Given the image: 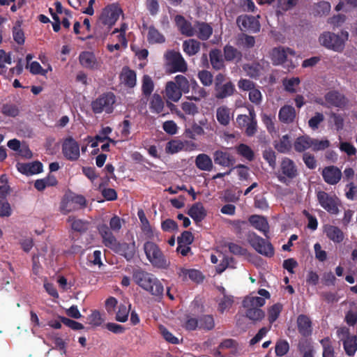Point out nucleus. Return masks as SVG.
Masks as SVG:
<instances>
[{"label":"nucleus","instance_id":"59","mask_svg":"<svg viewBox=\"0 0 357 357\" xmlns=\"http://www.w3.org/2000/svg\"><path fill=\"white\" fill-rule=\"evenodd\" d=\"M263 158L271 167H275L276 165L275 152L271 148L266 149L263 151Z\"/></svg>","mask_w":357,"mask_h":357},{"label":"nucleus","instance_id":"4","mask_svg":"<svg viewBox=\"0 0 357 357\" xmlns=\"http://www.w3.org/2000/svg\"><path fill=\"white\" fill-rule=\"evenodd\" d=\"M146 256L151 264L158 268L167 269L170 262L168 261L157 244L147 241L144 245Z\"/></svg>","mask_w":357,"mask_h":357},{"label":"nucleus","instance_id":"15","mask_svg":"<svg viewBox=\"0 0 357 357\" xmlns=\"http://www.w3.org/2000/svg\"><path fill=\"white\" fill-rule=\"evenodd\" d=\"M321 175L326 183L335 185L340 181L342 174L338 167L331 165L323 169Z\"/></svg>","mask_w":357,"mask_h":357},{"label":"nucleus","instance_id":"8","mask_svg":"<svg viewBox=\"0 0 357 357\" xmlns=\"http://www.w3.org/2000/svg\"><path fill=\"white\" fill-rule=\"evenodd\" d=\"M165 58L167 65L171 67L172 72L185 73L187 70V63L179 52L168 50L165 54Z\"/></svg>","mask_w":357,"mask_h":357},{"label":"nucleus","instance_id":"47","mask_svg":"<svg viewBox=\"0 0 357 357\" xmlns=\"http://www.w3.org/2000/svg\"><path fill=\"white\" fill-rule=\"evenodd\" d=\"M229 223L233 227L234 233L239 238H241L242 234L245 232L247 227H248V223L245 220H229Z\"/></svg>","mask_w":357,"mask_h":357},{"label":"nucleus","instance_id":"14","mask_svg":"<svg viewBox=\"0 0 357 357\" xmlns=\"http://www.w3.org/2000/svg\"><path fill=\"white\" fill-rule=\"evenodd\" d=\"M287 54L294 55L295 52L289 47H274L271 52V60L274 66H279L284 63L287 61Z\"/></svg>","mask_w":357,"mask_h":357},{"label":"nucleus","instance_id":"33","mask_svg":"<svg viewBox=\"0 0 357 357\" xmlns=\"http://www.w3.org/2000/svg\"><path fill=\"white\" fill-rule=\"evenodd\" d=\"M224 59L226 61H233L236 60L237 62L241 60L242 53L236 47L226 45L223 48Z\"/></svg>","mask_w":357,"mask_h":357},{"label":"nucleus","instance_id":"36","mask_svg":"<svg viewBox=\"0 0 357 357\" xmlns=\"http://www.w3.org/2000/svg\"><path fill=\"white\" fill-rule=\"evenodd\" d=\"M164 105L165 103L162 97L158 93H154L149 102L151 112L155 114H160L163 112Z\"/></svg>","mask_w":357,"mask_h":357},{"label":"nucleus","instance_id":"22","mask_svg":"<svg viewBox=\"0 0 357 357\" xmlns=\"http://www.w3.org/2000/svg\"><path fill=\"white\" fill-rule=\"evenodd\" d=\"M248 221L256 229L262 232L266 237H268L269 225L265 217L259 215H252L249 217Z\"/></svg>","mask_w":357,"mask_h":357},{"label":"nucleus","instance_id":"7","mask_svg":"<svg viewBox=\"0 0 357 357\" xmlns=\"http://www.w3.org/2000/svg\"><path fill=\"white\" fill-rule=\"evenodd\" d=\"M278 180L286 185L296 178L298 175V168L295 162L289 158H284L280 163Z\"/></svg>","mask_w":357,"mask_h":357},{"label":"nucleus","instance_id":"51","mask_svg":"<svg viewBox=\"0 0 357 357\" xmlns=\"http://www.w3.org/2000/svg\"><path fill=\"white\" fill-rule=\"evenodd\" d=\"M1 112L6 116L16 117L19 115L20 109L15 104L6 103L1 107Z\"/></svg>","mask_w":357,"mask_h":357},{"label":"nucleus","instance_id":"23","mask_svg":"<svg viewBox=\"0 0 357 357\" xmlns=\"http://www.w3.org/2000/svg\"><path fill=\"white\" fill-rule=\"evenodd\" d=\"M296 118V112L293 106L285 105L280 109L278 113V119L282 123H292L294 122Z\"/></svg>","mask_w":357,"mask_h":357},{"label":"nucleus","instance_id":"31","mask_svg":"<svg viewBox=\"0 0 357 357\" xmlns=\"http://www.w3.org/2000/svg\"><path fill=\"white\" fill-rule=\"evenodd\" d=\"M67 221L70 223L73 230L79 233L86 232L89 229L90 225V222L89 221L77 219L74 216H69Z\"/></svg>","mask_w":357,"mask_h":357},{"label":"nucleus","instance_id":"18","mask_svg":"<svg viewBox=\"0 0 357 357\" xmlns=\"http://www.w3.org/2000/svg\"><path fill=\"white\" fill-rule=\"evenodd\" d=\"M187 214L198 225L207 215V211L202 202H196L193 204L188 209Z\"/></svg>","mask_w":357,"mask_h":357},{"label":"nucleus","instance_id":"21","mask_svg":"<svg viewBox=\"0 0 357 357\" xmlns=\"http://www.w3.org/2000/svg\"><path fill=\"white\" fill-rule=\"evenodd\" d=\"M297 328L303 337L310 336L312 333V324L310 317L305 314H300L297 318Z\"/></svg>","mask_w":357,"mask_h":357},{"label":"nucleus","instance_id":"17","mask_svg":"<svg viewBox=\"0 0 357 357\" xmlns=\"http://www.w3.org/2000/svg\"><path fill=\"white\" fill-rule=\"evenodd\" d=\"M175 23L182 35L187 37H192L195 36V23L193 25L189 21L181 15H176L174 18Z\"/></svg>","mask_w":357,"mask_h":357},{"label":"nucleus","instance_id":"38","mask_svg":"<svg viewBox=\"0 0 357 357\" xmlns=\"http://www.w3.org/2000/svg\"><path fill=\"white\" fill-rule=\"evenodd\" d=\"M275 149L280 153H287L291 148L290 137L289 135H283L278 142H274Z\"/></svg>","mask_w":357,"mask_h":357},{"label":"nucleus","instance_id":"20","mask_svg":"<svg viewBox=\"0 0 357 357\" xmlns=\"http://www.w3.org/2000/svg\"><path fill=\"white\" fill-rule=\"evenodd\" d=\"M195 36L199 40H207L213 34V27L208 23L200 21L195 22Z\"/></svg>","mask_w":357,"mask_h":357},{"label":"nucleus","instance_id":"50","mask_svg":"<svg viewBox=\"0 0 357 357\" xmlns=\"http://www.w3.org/2000/svg\"><path fill=\"white\" fill-rule=\"evenodd\" d=\"M301 80L298 77H291L290 79H284L282 80V84L284 90L289 93H294L296 92L295 86L299 85Z\"/></svg>","mask_w":357,"mask_h":357},{"label":"nucleus","instance_id":"29","mask_svg":"<svg viewBox=\"0 0 357 357\" xmlns=\"http://www.w3.org/2000/svg\"><path fill=\"white\" fill-rule=\"evenodd\" d=\"M235 44L239 48L251 49L255 45V38L254 36L241 33L236 36Z\"/></svg>","mask_w":357,"mask_h":357},{"label":"nucleus","instance_id":"45","mask_svg":"<svg viewBox=\"0 0 357 357\" xmlns=\"http://www.w3.org/2000/svg\"><path fill=\"white\" fill-rule=\"evenodd\" d=\"M121 77L123 83L128 87L132 88L136 85L137 76L133 70L124 69Z\"/></svg>","mask_w":357,"mask_h":357},{"label":"nucleus","instance_id":"13","mask_svg":"<svg viewBox=\"0 0 357 357\" xmlns=\"http://www.w3.org/2000/svg\"><path fill=\"white\" fill-rule=\"evenodd\" d=\"M79 61L84 68L89 70H98L101 66L100 62L98 61L96 55L91 52L84 51L81 52L79 56Z\"/></svg>","mask_w":357,"mask_h":357},{"label":"nucleus","instance_id":"27","mask_svg":"<svg viewBox=\"0 0 357 357\" xmlns=\"http://www.w3.org/2000/svg\"><path fill=\"white\" fill-rule=\"evenodd\" d=\"M182 48L186 55L192 56L199 52L201 43L196 39H188L183 42Z\"/></svg>","mask_w":357,"mask_h":357},{"label":"nucleus","instance_id":"11","mask_svg":"<svg viewBox=\"0 0 357 357\" xmlns=\"http://www.w3.org/2000/svg\"><path fill=\"white\" fill-rule=\"evenodd\" d=\"M62 152L66 159L70 161H75L80 155L79 146L72 137H69L63 143Z\"/></svg>","mask_w":357,"mask_h":357},{"label":"nucleus","instance_id":"12","mask_svg":"<svg viewBox=\"0 0 357 357\" xmlns=\"http://www.w3.org/2000/svg\"><path fill=\"white\" fill-rule=\"evenodd\" d=\"M236 24L242 31L248 30L257 33L260 30V24L253 16L247 15H239L236 18Z\"/></svg>","mask_w":357,"mask_h":357},{"label":"nucleus","instance_id":"16","mask_svg":"<svg viewBox=\"0 0 357 357\" xmlns=\"http://www.w3.org/2000/svg\"><path fill=\"white\" fill-rule=\"evenodd\" d=\"M16 167L20 173L26 176L41 173L43 169L42 162L38 160L26 163L17 162Z\"/></svg>","mask_w":357,"mask_h":357},{"label":"nucleus","instance_id":"54","mask_svg":"<svg viewBox=\"0 0 357 357\" xmlns=\"http://www.w3.org/2000/svg\"><path fill=\"white\" fill-rule=\"evenodd\" d=\"M282 309V306L280 303H276L272 305L270 309L268 310V321L270 324H273L276 321V319L278 318L281 310Z\"/></svg>","mask_w":357,"mask_h":357},{"label":"nucleus","instance_id":"6","mask_svg":"<svg viewBox=\"0 0 357 357\" xmlns=\"http://www.w3.org/2000/svg\"><path fill=\"white\" fill-rule=\"evenodd\" d=\"M115 102L114 94L112 92H106L91 102V109L94 114H100L102 112L111 114L114 110Z\"/></svg>","mask_w":357,"mask_h":357},{"label":"nucleus","instance_id":"10","mask_svg":"<svg viewBox=\"0 0 357 357\" xmlns=\"http://www.w3.org/2000/svg\"><path fill=\"white\" fill-rule=\"evenodd\" d=\"M317 199L321 206L331 214L336 215L339 212L338 198L324 191L317 192Z\"/></svg>","mask_w":357,"mask_h":357},{"label":"nucleus","instance_id":"52","mask_svg":"<svg viewBox=\"0 0 357 357\" xmlns=\"http://www.w3.org/2000/svg\"><path fill=\"white\" fill-rule=\"evenodd\" d=\"M323 347V357H335V351L328 337H325L320 341Z\"/></svg>","mask_w":357,"mask_h":357},{"label":"nucleus","instance_id":"43","mask_svg":"<svg viewBox=\"0 0 357 357\" xmlns=\"http://www.w3.org/2000/svg\"><path fill=\"white\" fill-rule=\"evenodd\" d=\"M187 144V141L182 142L179 139L171 140L167 144L165 149L167 153L174 154L183 150Z\"/></svg>","mask_w":357,"mask_h":357},{"label":"nucleus","instance_id":"37","mask_svg":"<svg viewBox=\"0 0 357 357\" xmlns=\"http://www.w3.org/2000/svg\"><path fill=\"white\" fill-rule=\"evenodd\" d=\"M311 137L307 135L298 137L294 142V147L296 151L301 153L311 148Z\"/></svg>","mask_w":357,"mask_h":357},{"label":"nucleus","instance_id":"49","mask_svg":"<svg viewBox=\"0 0 357 357\" xmlns=\"http://www.w3.org/2000/svg\"><path fill=\"white\" fill-rule=\"evenodd\" d=\"M246 317L252 321H261L265 316L263 310L257 307H245Z\"/></svg>","mask_w":357,"mask_h":357},{"label":"nucleus","instance_id":"60","mask_svg":"<svg viewBox=\"0 0 357 357\" xmlns=\"http://www.w3.org/2000/svg\"><path fill=\"white\" fill-rule=\"evenodd\" d=\"M198 78L204 86H209L213 83V75L208 70H203L199 71Z\"/></svg>","mask_w":357,"mask_h":357},{"label":"nucleus","instance_id":"58","mask_svg":"<svg viewBox=\"0 0 357 357\" xmlns=\"http://www.w3.org/2000/svg\"><path fill=\"white\" fill-rule=\"evenodd\" d=\"M298 348L300 352L303 354V356H305L306 354L312 355L314 353L313 347L307 340L299 341Z\"/></svg>","mask_w":357,"mask_h":357},{"label":"nucleus","instance_id":"40","mask_svg":"<svg viewBox=\"0 0 357 357\" xmlns=\"http://www.w3.org/2000/svg\"><path fill=\"white\" fill-rule=\"evenodd\" d=\"M199 329L211 331L215 327V321L213 315L203 314L199 317Z\"/></svg>","mask_w":357,"mask_h":357},{"label":"nucleus","instance_id":"1","mask_svg":"<svg viewBox=\"0 0 357 357\" xmlns=\"http://www.w3.org/2000/svg\"><path fill=\"white\" fill-rule=\"evenodd\" d=\"M98 230L102 238L104 245L115 253L123 256L127 261H130L135 256L136 245L132 243L119 242L106 224L100 225Z\"/></svg>","mask_w":357,"mask_h":357},{"label":"nucleus","instance_id":"34","mask_svg":"<svg viewBox=\"0 0 357 357\" xmlns=\"http://www.w3.org/2000/svg\"><path fill=\"white\" fill-rule=\"evenodd\" d=\"M243 70L247 75L253 79H257L261 75L263 66L259 62L246 63L243 66Z\"/></svg>","mask_w":357,"mask_h":357},{"label":"nucleus","instance_id":"5","mask_svg":"<svg viewBox=\"0 0 357 357\" xmlns=\"http://www.w3.org/2000/svg\"><path fill=\"white\" fill-rule=\"evenodd\" d=\"M247 241L249 244L259 254L267 257H271L274 255V248L272 244L264 238L258 236L254 231H248Z\"/></svg>","mask_w":357,"mask_h":357},{"label":"nucleus","instance_id":"39","mask_svg":"<svg viewBox=\"0 0 357 357\" xmlns=\"http://www.w3.org/2000/svg\"><path fill=\"white\" fill-rule=\"evenodd\" d=\"M147 40L149 43H163L165 41V36L153 26L149 28Z\"/></svg>","mask_w":357,"mask_h":357},{"label":"nucleus","instance_id":"25","mask_svg":"<svg viewBox=\"0 0 357 357\" xmlns=\"http://www.w3.org/2000/svg\"><path fill=\"white\" fill-rule=\"evenodd\" d=\"M235 91V85L232 82L228 81L215 89V96L217 99H224L234 95Z\"/></svg>","mask_w":357,"mask_h":357},{"label":"nucleus","instance_id":"53","mask_svg":"<svg viewBox=\"0 0 357 357\" xmlns=\"http://www.w3.org/2000/svg\"><path fill=\"white\" fill-rule=\"evenodd\" d=\"M289 350V345L287 340H280L276 342L275 347V355L279 357L284 356Z\"/></svg>","mask_w":357,"mask_h":357},{"label":"nucleus","instance_id":"26","mask_svg":"<svg viewBox=\"0 0 357 357\" xmlns=\"http://www.w3.org/2000/svg\"><path fill=\"white\" fill-rule=\"evenodd\" d=\"M209 59L213 69L220 70L225 68V59L222 58V52L219 49H212L209 52Z\"/></svg>","mask_w":357,"mask_h":357},{"label":"nucleus","instance_id":"24","mask_svg":"<svg viewBox=\"0 0 357 357\" xmlns=\"http://www.w3.org/2000/svg\"><path fill=\"white\" fill-rule=\"evenodd\" d=\"M214 162L222 167H229L234 165L235 159L227 152L215 151L213 153Z\"/></svg>","mask_w":357,"mask_h":357},{"label":"nucleus","instance_id":"44","mask_svg":"<svg viewBox=\"0 0 357 357\" xmlns=\"http://www.w3.org/2000/svg\"><path fill=\"white\" fill-rule=\"evenodd\" d=\"M216 118L220 124L227 126L229 123V109L225 106L220 107L216 111Z\"/></svg>","mask_w":357,"mask_h":357},{"label":"nucleus","instance_id":"19","mask_svg":"<svg viewBox=\"0 0 357 357\" xmlns=\"http://www.w3.org/2000/svg\"><path fill=\"white\" fill-rule=\"evenodd\" d=\"M325 100L330 105L339 108H344L349 102L344 95L337 91L328 92L325 96Z\"/></svg>","mask_w":357,"mask_h":357},{"label":"nucleus","instance_id":"2","mask_svg":"<svg viewBox=\"0 0 357 357\" xmlns=\"http://www.w3.org/2000/svg\"><path fill=\"white\" fill-rule=\"evenodd\" d=\"M134 282L144 291L158 298L164 295V286L153 274L141 268H136L132 272Z\"/></svg>","mask_w":357,"mask_h":357},{"label":"nucleus","instance_id":"41","mask_svg":"<svg viewBox=\"0 0 357 357\" xmlns=\"http://www.w3.org/2000/svg\"><path fill=\"white\" fill-rule=\"evenodd\" d=\"M60 211L63 215L79 209V207L73 204V201L68 195H65L60 204Z\"/></svg>","mask_w":357,"mask_h":357},{"label":"nucleus","instance_id":"35","mask_svg":"<svg viewBox=\"0 0 357 357\" xmlns=\"http://www.w3.org/2000/svg\"><path fill=\"white\" fill-rule=\"evenodd\" d=\"M342 341L347 355L349 356H354L357 351V337L356 335H352L344 340L342 338Z\"/></svg>","mask_w":357,"mask_h":357},{"label":"nucleus","instance_id":"32","mask_svg":"<svg viewBox=\"0 0 357 357\" xmlns=\"http://www.w3.org/2000/svg\"><path fill=\"white\" fill-rule=\"evenodd\" d=\"M196 167L202 171L209 172L213 169L211 158L205 153L199 154L195 159Z\"/></svg>","mask_w":357,"mask_h":357},{"label":"nucleus","instance_id":"3","mask_svg":"<svg viewBox=\"0 0 357 357\" xmlns=\"http://www.w3.org/2000/svg\"><path fill=\"white\" fill-rule=\"evenodd\" d=\"M349 33L346 31H341L340 34L331 31H324L318 38L319 44L327 50L335 52H342L345 47V43L348 40Z\"/></svg>","mask_w":357,"mask_h":357},{"label":"nucleus","instance_id":"42","mask_svg":"<svg viewBox=\"0 0 357 357\" xmlns=\"http://www.w3.org/2000/svg\"><path fill=\"white\" fill-rule=\"evenodd\" d=\"M154 90V83L152 78L144 75L142 80V92L145 97H149Z\"/></svg>","mask_w":357,"mask_h":357},{"label":"nucleus","instance_id":"61","mask_svg":"<svg viewBox=\"0 0 357 357\" xmlns=\"http://www.w3.org/2000/svg\"><path fill=\"white\" fill-rule=\"evenodd\" d=\"M234 259L233 257H224L220 264L218 265L216 271L218 273H222L228 267L235 268L231 265L234 264Z\"/></svg>","mask_w":357,"mask_h":357},{"label":"nucleus","instance_id":"28","mask_svg":"<svg viewBox=\"0 0 357 357\" xmlns=\"http://www.w3.org/2000/svg\"><path fill=\"white\" fill-rule=\"evenodd\" d=\"M182 96L181 89L174 82H168L165 86V96L167 99L177 102Z\"/></svg>","mask_w":357,"mask_h":357},{"label":"nucleus","instance_id":"46","mask_svg":"<svg viewBox=\"0 0 357 357\" xmlns=\"http://www.w3.org/2000/svg\"><path fill=\"white\" fill-rule=\"evenodd\" d=\"M236 152L238 155L245 158L248 161H252L255 158L254 151L247 144H240L236 146Z\"/></svg>","mask_w":357,"mask_h":357},{"label":"nucleus","instance_id":"55","mask_svg":"<svg viewBox=\"0 0 357 357\" xmlns=\"http://www.w3.org/2000/svg\"><path fill=\"white\" fill-rule=\"evenodd\" d=\"M311 148L314 151L325 150L330 146V142L328 139H317L311 138Z\"/></svg>","mask_w":357,"mask_h":357},{"label":"nucleus","instance_id":"9","mask_svg":"<svg viewBox=\"0 0 357 357\" xmlns=\"http://www.w3.org/2000/svg\"><path fill=\"white\" fill-rule=\"evenodd\" d=\"M122 10L116 4L105 6L99 17V22L105 26L112 27L118 20Z\"/></svg>","mask_w":357,"mask_h":357},{"label":"nucleus","instance_id":"57","mask_svg":"<svg viewBox=\"0 0 357 357\" xmlns=\"http://www.w3.org/2000/svg\"><path fill=\"white\" fill-rule=\"evenodd\" d=\"M130 309L121 304L118 307V311L116 314V320L119 322H126L128 320Z\"/></svg>","mask_w":357,"mask_h":357},{"label":"nucleus","instance_id":"48","mask_svg":"<svg viewBox=\"0 0 357 357\" xmlns=\"http://www.w3.org/2000/svg\"><path fill=\"white\" fill-rule=\"evenodd\" d=\"M265 304V300L261 297H246L243 301L244 307H261Z\"/></svg>","mask_w":357,"mask_h":357},{"label":"nucleus","instance_id":"62","mask_svg":"<svg viewBox=\"0 0 357 357\" xmlns=\"http://www.w3.org/2000/svg\"><path fill=\"white\" fill-rule=\"evenodd\" d=\"M181 109L188 115L195 116L198 113V107L192 102L185 101L182 102Z\"/></svg>","mask_w":357,"mask_h":357},{"label":"nucleus","instance_id":"63","mask_svg":"<svg viewBox=\"0 0 357 357\" xmlns=\"http://www.w3.org/2000/svg\"><path fill=\"white\" fill-rule=\"evenodd\" d=\"M227 246L229 252L235 255L245 256L248 253L246 248H244L236 243H228Z\"/></svg>","mask_w":357,"mask_h":357},{"label":"nucleus","instance_id":"30","mask_svg":"<svg viewBox=\"0 0 357 357\" xmlns=\"http://www.w3.org/2000/svg\"><path fill=\"white\" fill-rule=\"evenodd\" d=\"M324 232L326 236L335 243H340L344 239L343 232L336 226L326 225Z\"/></svg>","mask_w":357,"mask_h":357},{"label":"nucleus","instance_id":"64","mask_svg":"<svg viewBox=\"0 0 357 357\" xmlns=\"http://www.w3.org/2000/svg\"><path fill=\"white\" fill-rule=\"evenodd\" d=\"M324 120V116L322 113L320 112H316L315 115L312 116L309 121H308V126L310 128H311L312 130L318 129L319 124L323 122Z\"/></svg>","mask_w":357,"mask_h":357},{"label":"nucleus","instance_id":"56","mask_svg":"<svg viewBox=\"0 0 357 357\" xmlns=\"http://www.w3.org/2000/svg\"><path fill=\"white\" fill-rule=\"evenodd\" d=\"M174 82L176 84L177 86L181 89V91L184 93H186L189 91V82L185 76L181 75H176L175 77Z\"/></svg>","mask_w":357,"mask_h":357}]
</instances>
